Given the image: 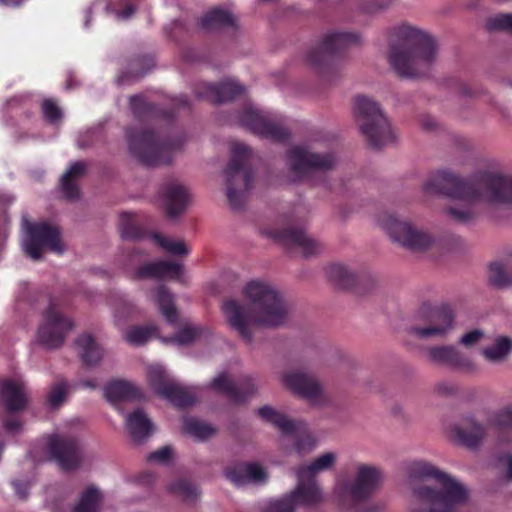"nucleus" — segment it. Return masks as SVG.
<instances>
[{
  "mask_svg": "<svg viewBox=\"0 0 512 512\" xmlns=\"http://www.w3.org/2000/svg\"><path fill=\"white\" fill-rule=\"evenodd\" d=\"M42 111L45 119L51 123L60 120L62 117L60 108L50 99L43 101Z\"/></svg>",
  "mask_w": 512,
  "mask_h": 512,
  "instance_id": "603ef678",
  "label": "nucleus"
},
{
  "mask_svg": "<svg viewBox=\"0 0 512 512\" xmlns=\"http://www.w3.org/2000/svg\"><path fill=\"white\" fill-rule=\"evenodd\" d=\"M104 397L112 404L120 401H129L139 398V390L130 382L113 380L108 382L103 389Z\"/></svg>",
  "mask_w": 512,
  "mask_h": 512,
  "instance_id": "7c9ffc66",
  "label": "nucleus"
},
{
  "mask_svg": "<svg viewBox=\"0 0 512 512\" xmlns=\"http://www.w3.org/2000/svg\"><path fill=\"white\" fill-rule=\"evenodd\" d=\"M129 217V213L121 214V225L119 228L121 237L125 240H139L144 238L143 231L139 227L128 222Z\"/></svg>",
  "mask_w": 512,
  "mask_h": 512,
  "instance_id": "de8ad7c7",
  "label": "nucleus"
},
{
  "mask_svg": "<svg viewBox=\"0 0 512 512\" xmlns=\"http://www.w3.org/2000/svg\"><path fill=\"white\" fill-rule=\"evenodd\" d=\"M0 397L9 412L24 409L28 402L26 386L20 380L3 381L0 386Z\"/></svg>",
  "mask_w": 512,
  "mask_h": 512,
  "instance_id": "bb28decb",
  "label": "nucleus"
},
{
  "mask_svg": "<svg viewBox=\"0 0 512 512\" xmlns=\"http://www.w3.org/2000/svg\"><path fill=\"white\" fill-rule=\"evenodd\" d=\"M262 234L288 249H300L305 257L318 255L323 250L321 243L300 227L264 229Z\"/></svg>",
  "mask_w": 512,
  "mask_h": 512,
  "instance_id": "a211bd4d",
  "label": "nucleus"
},
{
  "mask_svg": "<svg viewBox=\"0 0 512 512\" xmlns=\"http://www.w3.org/2000/svg\"><path fill=\"white\" fill-rule=\"evenodd\" d=\"M353 114L371 148L378 150L394 141L390 123L373 99L364 95L356 96L353 101Z\"/></svg>",
  "mask_w": 512,
  "mask_h": 512,
  "instance_id": "0eeeda50",
  "label": "nucleus"
},
{
  "mask_svg": "<svg viewBox=\"0 0 512 512\" xmlns=\"http://www.w3.org/2000/svg\"><path fill=\"white\" fill-rule=\"evenodd\" d=\"M17 495L21 498H25L28 495V486L24 483L13 482Z\"/></svg>",
  "mask_w": 512,
  "mask_h": 512,
  "instance_id": "e2e57ef3",
  "label": "nucleus"
},
{
  "mask_svg": "<svg viewBox=\"0 0 512 512\" xmlns=\"http://www.w3.org/2000/svg\"><path fill=\"white\" fill-rule=\"evenodd\" d=\"M147 377L155 392L173 405L184 408L194 404L196 399L194 389L175 381L162 366H150Z\"/></svg>",
  "mask_w": 512,
  "mask_h": 512,
  "instance_id": "4468645a",
  "label": "nucleus"
},
{
  "mask_svg": "<svg viewBox=\"0 0 512 512\" xmlns=\"http://www.w3.org/2000/svg\"><path fill=\"white\" fill-rule=\"evenodd\" d=\"M235 122L265 139L284 142L290 137V132L279 115L260 110L250 103L243 107Z\"/></svg>",
  "mask_w": 512,
  "mask_h": 512,
  "instance_id": "1a4fd4ad",
  "label": "nucleus"
},
{
  "mask_svg": "<svg viewBox=\"0 0 512 512\" xmlns=\"http://www.w3.org/2000/svg\"><path fill=\"white\" fill-rule=\"evenodd\" d=\"M245 92V87L236 80H227L217 85L200 83L194 88L198 99H207L212 103L221 104L234 100Z\"/></svg>",
  "mask_w": 512,
  "mask_h": 512,
  "instance_id": "b1692460",
  "label": "nucleus"
},
{
  "mask_svg": "<svg viewBox=\"0 0 512 512\" xmlns=\"http://www.w3.org/2000/svg\"><path fill=\"white\" fill-rule=\"evenodd\" d=\"M134 62H135L136 65H140V64L143 63V64L146 65V68L143 69L141 72H136V73H132V74H130V73H123L117 79L118 84H125V83L130 82V81L139 80L153 66V59L151 57H147V56L138 58Z\"/></svg>",
  "mask_w": 512,
  "mask_h": 512,
  "instance_id": "09e8293b",
  "label": "nucleus"
},
{
  "mask_svg": "<svg viewBox=\"0 0 512 512\" xmlns=\"http://www.w3.org/2000/svg\"><path fill=\"white\" fill-rule=\"evenodd\" d=\"M500 460L507 464V478L509 481H512V455L505 454L500 458Z\"/></svg>",
  "mask_w": 512,
  "mask_h": 512,
  "instance_id": "680f3d73",
  "label": "nucleus"
},
{
  "mask_svg": "<svg viewBox=\"0 0 512 512\" xmlns=\"http://www.w3.org/2000/svg\"><path fill=\"white\" fill-rule=\"evenodd\" d=\"M75 344L85 366L94 367L102 359L103 351L90 335L78 337Z\"/></svg>",
  "mask_w": 512,
  "mask_h": 512,
  "instance_id": "72a5a7b5",
  "label": "nucleus"
},
{
  "mask_svg": "<svg viewBox=\"0 0 512 512\" xmlns=\"http://www.w3.org/2000/svg\"><path fill=\"white\" fill-rule=\"evenodd\" d=\"M481 354L490 363H503L512 354V338L504 335L496 336L490 346L482 349Z\"/></svg>",
  "mask_w": 512,
  "mask_h": 512,
  "instance_id": "473e14b6",
  "label": "nucleus"
},
{
  "mask_svg": "<svg viewBox=\"0 0 512 512\" xmlns=\"http://www.w3.org/2000/svg\"><path fill=\"white\" fill-rule=\"evenodd\" d=\"M182 265L180 263L171 261H155L146 263L134 272L135 279L156 278L162 279L164 277L179 278L182 274Z\"/></svg>",
  "mask_w": 512,
  "mask_h": 512,
  "instance_id": "c85d7f7f",
  "label": "nucleus"
},
{
  "mask_svg": "<svg viewBox=\"0 0 512 512\" xmlns=\"http://www.w3.org/2000/svg\"><path fill=\"white\" fill-rule=\"evenodd\" d=\"M428 361L433 364L445 366L452 370L474 373L477 371L476 363L453 345H434L426 349Z\"/></svg>",
  "mask_w": 512,
  "mask_h": 512,
  "instance_id": "aec40b11",
  "label": "nucleus"
},
{
  "mask_svg": "<svg viewBox=\"0 0 512 512\" xmlns=\"http://www.w3.org/2000/svg\"><path fill=\"white\" fill-rule=\"evenodd\" d=\"M390 5V0H381V3L378 5V7L376 8V10H381V9H385L386 7H388Z\"/></svg>",
  "mask_w": 512,
  "mask_h": 512,
  "instance_id": "774afa93",
  "label": "nucleus"
},
{
  "mask_svg": "<svg viewBox=\"0 0 512 512\" xmlns=\"http://www.w3.org/2000/svg\"><path fill=\"white\" fill-rule=\"evenodd\" d=\"M172 457V449L168 446H164L157 451L152 452L147 456L149 462H156L160 464H167L170 462Z\"/></svg>",
  "mask_w": 512,
  "mask_h": 512,
  "instance_id": "5fc2aeb1",
  "label": "nucleus"
},
{
  "mask_svg": "<svg viewBox=\"0 0 512 512\" xmlns=\"http://www.w3.org/2000/svg\"><path fill=\"white\" fill-rule=\"evenodd\" d=\"M418 317L423 326H412L409 333L421 339L446 338L454 329L455 316L449 307H422Z\"/></svg>",
  "mask_w": 512,
  "mask_h": 512,
  "instance_id": "2eb2a0df",
  "label": "nucleus"
},
{
  "mask_svg": "<svg viewBox=\"0 0 512 512\" xmlns=\"http://www.w3.org/2000/svg\"><path fill=\"white\" fill-rule=\"evenodd\" d=\"M154 301L168 323L174 324L177 322L178 313L174 304V296L165 286L161 285L156 289Z\"/></svg>",
  "mask_w": 512,
  "mask_h": 512,
  "instance_id": "f704fd0d",
  "label": "nucleus"
},
{
  "mask_svg": "<svg viewBox=\"0 0 512 512\" xmlns=\"http://www.w3.org/2000/svg\"><path fill=\"white\" fill-rule=\"evenodd\" d=\"M211 387L218 392L223 393L234 402L245 401L255 390L251 378H245L240 387H238L227 378L225 373H221L215 377L211 383Z\"/></svg>",
  "mask_w": 512,
  "mask_h": 512,
  "instance_id": "cd10ccee",
  "label": "nucleus"
},
{
  "mask_svg": "<svg viewBox=\"0 0 512 512\" xmlns=\"http://www.w3.org/2000/svg\"><path fill=\"white\" fill-rule=\"evenodd\" d=\"M488 30H503L512 34V14H499L488 19Z\"/></svg>",
  "mask_w": 512,
  "mask_h": 512,
  "instance_id": "8fccbe9b",
  "label": "nucleus"
},
{
  "mask_svg": "<svg viewBox=\"0 0 512 512\" xmlns=\"http://www.w3.org/2000/svg\"><path fill=\"white\" fill-rule=\"evenodd\" d=\"M336 461L333 452L324 453L314 459L309 465L300 466L294 470L297 485L294 489L279 499L269 501L262 512H295L298 506L313 507L324 500V494L316 480V474L330 470Z\"/></svg>",
  "mask_w": 512,
  "mask_h": 512,
  "instance_id": "39448f33",
  "label": "nucleus"
},
{
  "mask_svg": "<svg viewBox=\"0 0 512 512\" xmlns=\"http://www.w3.org/2000/svg\"><path fill=\"white\" fill-rule=\"evenodd\" d=\"M47 451L64 470L76 469L82 460L79 444L74 438L54 435L49 438Z\"/></svg>",
  "mask_w": 512,
  "mask_h": 512,
  "instance_id": "4be33fe9",
  "label": "nucleus"
},
{
  "mask_svg": "<svg viewBox=\"0 0 512 512\" xmlns=\"http://www.w3.org/2000/svg\"><path fill=\"white\" fill-rule=\"evenodd\" d=\"M85 169L86 164L83 161L74 162L64 173L63 177L71 178L73 180L74 178L81 176L85 172Z\"/></svg>",
  "mask_w": 512,
  "mask_h": 512,
  "instance_id": "4d7b16f0",
  "label": "nucleus"
},
{
  "mask_svg": "<svg viewBox=\"0 0 512 512\" xmlns=\"http://www.w3.org/2000/svg\"><path fill=\"white\" fill-rule=\"evenodd\" d=\"M207 331L198 325H185L174 337L163 339L165 343H176L179 345H188L200 338Z\"/></svg>",
  "mask_w": 512,
  "mask_h": 512,
  "instance_id": "ea45409f",
  "label": "nucleus"
},
{
  "mask_svg": "<svg viewBox=\"0 0 512 512\" xmlns=\"http://www.w3.org/2000/svg\"><path fill=\"white\" fill-rule=\"evenodd\" d=\"M72 327V320L62 314L59 303L50 300L37 332V341L45 349H57L63 344Z\"/></svg>",
  "mask_w": 512,
  "mask_h": 512,
  "instance_id": "ddd939ff",
  "label": "nucleus"
},
{
  "mask_svg": "<svg viewBox=\"0 0 512 512\" xmlns=\"http://www.w3.org/2000/svg\"><path fill=\"white\" fill-rule=\"evenodd\" d=\"M161 198L169 217H176L186 208L189 200L187 188L181 183L171 180L161 187Z\"/></svg>",
  "mask_w": 512,
  "mask_h": 512,
  "instance_id": "393cba45",
  "label": "nucleus"
},
{
  "mask_svg": "<svg viewBox=\"0 0 512 512\" xmlns=\"http://www.w3.org/2000/svg\"><path fill=\"white\" fill-rule=\"evenodd\" d=\"M379 226L390 236L391 240L412 251L428 249L433 239L431 236L406 221H400L392 214L378 218Z\"/></svg>",
  "mask_w": 512,
  "mask_h": 512,
  "instance_id": "9b49d317",
  "label": "nucleus"
},
{
  "mask_svg": "<svg viewBox=\"0 0 512 512\" xmlns=\"http://www.w3.org/2000/svg\"><path fill=\"white\" fill-rule=\"evenodd\" d=\"M183 430L185 433L198 440H206L212 437L216 432L215 428L210 424L192 417L184 419Z\"/></svg>",
  "mask_w": 512,
  "mask_h": 512,
  "instance_id": "4c0bfd02",
  "label": "nucleus"
},
{
  "mask_svg": "<svg viewBox=\"0 0 512 512\" xmlns=\"http://www.w3.org/2000/svg\"><path fill=\"white\" fill-rule=\"evenodd\" d=\"M382 473L373 465L362 464L357 467L354 481L348 487L337 486L335 494L338 496L349 495L352 503L368 499L381 485Z\"/></svg>",
  "mask_w": 512,
  "mask_h": 512,
  "instance_id": "f3484780",
  "label": "nucleus"
},
{
  "mask_svg": "<svg viewBox=\"0 0 512 512\" xmlns=\"http://www.w3.org/2000/svg\"><path fill=\"white\" fill-rule=\"evenodd\" d=\"M67 383L60 381L56 383L50 390L47 398V402L51 407H58L61 405L67 394Z\"/></svg>",
  "mask_w": 512,
  "mask_h": 512,
  "instance_id": "3c124183",
  "label": "nucleus"
},
{
  "mask_svg": "<svg viewBox=\"0 0 512 512\" xmlns=\"http://www.w3.org/2000/svg\"><path fill=\"white\" fill-rule=\"evenodd\" d=\"M61 188L65 198L69 200H76L79 198L80 192L78 186L71 178L62 176Z\"/></svg>",
  "mask_w": 512,
  "mask_h": 512,
  "instance_id": "864d4df0",
  "label": "nucleus"
},
{
  "mask_svg": "<svg viewBox=\"0 0 512 512\" xmlns=\"http://www.w3.org/2000/svg\"><path fill=\"white\" fill-rule=\"evenodd\" d=\"M420 125L426 131H433L437 128V121L431 116H423Z\"/></svg>",
  "mask_w": 512,
  "mask_h": 512,
  "instance_id": "13d9d810",
  "label": "nucleus"
},
{
  "mask_svg": "<svg viewBox=\"0 0 512 512\" xmlns=\"http://www.w3.org/2000/svg\"><path fill=\"white\" fill-rule=\"evenodd\" d=\"M169 491L182 497L186 501H195L199 496V489L196 485L185 480H178L171 483Z\"/></svg>",
  "mask_w": 512,
  "mask_h": 512,
  "instance_id": "a18cd8bd",
  "label": "nucleus"
},
{
  "mask_svg": "<svg viewBox=\"0 0 512 512\" xmlns=\"http://www.w3.org/2000/svg\"><path fill=\"white\" fill-rule=\"evenodd\" d=\"M118 1H119V5L124 6L123 10L114 9L110 3H107L106 0H96L92 4V6L89 7L86 11L84 27L88 28L90 26L92 10L95 6H97L99 4H104V9L106 10V12L107 13L113 12L117 20L124 21V20L129 19L135 13L136 8L131 3H129L128 0H118Z\"/></svg>",
  "mask_w": 512,
  "mask_h": 512,
  "instance_id": "e433bc0d",
  "label": "nucleus"
},
{
  "mask_svg": "<svg viewBox=\"0 0 512 512\" xmlns=\"http://www.w3.org/2000/svg\"><path fill=\"white\" fill-rule=\"evenodd\" d=\"M488 425L499 430L512 429V408L495 411L489 418Z\"/></svg>",
  "mask_w": 512,
  "mask_h": 512,
  "instance_id": "49530a36",
  "label": "nucleus"
},
{
  "mask_svg": "<svg viewBox=\"0 0 512 512\" xmlns=\"http://www.w3.org/2000/svg\"><path fill=\"white\" fill-rule=\"evenodd\" d=\"M125 426L134 444H143L153 432V424L143 410L127 414Z\"/></svg>",
  "mask_w": 512,
  "mask_h": 512,
  "instance_id": "c756f323",
  "label": "nucleus"
},
{
  "mask_svg": "<svg viewBox=\"0 0 512 512\" xmlns=\"http://www.w3.org/2000/svg\"><path fill=\"white\" fill-rule=\"evenodd\" d=\"M484 337V331L481 329H474L465 333L460 339L459 343L466 347H471L478 343Z\"/></svg>",
  "mask_w": 512,
  "mask_h": 512,
  "instance_id": "6e6d98bb",
  "label": "nucleus"
},
{
  "mask_svg": "<svg viewBox=\"0 0 512 512\" xmlns=\"http://www.w3.org/2000/svg\"><path fill=\"white\" fill-rule=\"evenodd\" d=\"M102 495L97 488L89 487L80 496L73 512H98Z\"/></svg>",
  "mask_w": 512,
  "mask_h": 512,
  "instance_id": "58836bf2",
  "label": "nucleus"
},
{
  "mask_svg": "<svg viewBox=\"0 0 512 512\" xmlns=\"http://www.w3.org/2000/svg\"><path fill=\"white\" fill-rule=\"evenodd\" d=\"M77 387H82V388H87V389H95L97 387V384L95 383L94 380L86 379V380L79 381V383L77 384Z\"/></svg>",
  "mask_w": 512,
  "mask_h": 512,
  "instance_id": "69168bd1",
  "label": "nucleus"
},
{
  "mask_svg": "<svg viewBox=\"0 0 512 512\" xmlns=\"http://www.w3.org/2000/svg\"><path fill=\"white\" fill-rule=\"evenodd\" d=\"M200 25L205 30H216L235 25L234 16L223 9L215 8L204 15Z\"/></svg>",
  "mask_w": 512,
  "mask_h": 512,
  "instance_id": "c9c22d12",
  "label": "nucleus"
},
{
  "mask_svg": "<svg viewBox=\"0 0 512 512\" xmlns=\"http://www.w3.org/2000/svg\"><path fill=\"white\" fill-rule=\"evenodd\" d=\"M24 0H20V1H17V2H12L10 0H0V4L2 5H14V6H19Z\"/></svg>",
  "mask_w": 512,
  "mask_h": 512,
  "instance_id": "338daca9",
  "label": "nucleus"
},
{
  "mask_svg": "<svg viewBox=\"0 0 512 512\" xmlns=\"http://www.w3.org/2000/svg\"><path fill=\"white\" fill-rule=\"evenodd\" d=\"M25 236L22 246L25 253L34 260L42 257L43 250L49 249L57 254H62L64 246L60 239V230L57 226L46 222L32 224L26 219L22 220Z\"/></svg>",
  "mask_w": 512,
  "mask_h": 512,
  "instance_id": "9d476101",
  "label": "nucleus"
},
{
  "mask_svg": "<svg viewBox=\"0 0 512 512\" xmlns=\"http://www.w3.org/2000/svg\"><path fill=\"white\" fill-rule=\"evenodd\" d=\"M328 277L337 285L347 287L354 281V275L348 268L340 263L331 264L327 267Z\"/></svg>",
  "mask_w": 512,
  "mask_h": 512,
  "instance_id": "79ce46f5",
  "label": "nucleus"
},
{
  "mask_svg": "<svg viewBox=\"0 0 512 512\" xmlns=\"http://www.w3.org/2000/svg\"><path fill=\"white\" fill-rule=\"evenodd\" d=\"M4 428L7 432L16 434L21 430V424L18 420H9L5 422Z\"/></svg>",
  "mask_w": 512,
  "mask_h": 512,
  "instance_id": "bf43d9fd",
  "label": "nucleus"
},
{
  "mask_svg": "<svg viewBox=\"0 0 512 512\" xmlns=\"http://www.w3.org/2000/svg\"><path fill=\"white\" fill-rule=\"evenodd\" d=\"M125 340L135 346H140L150 339L157 337V327L149 325L145 327H133L126 331Z\"/></svg>",
  "mask_w": 512,
  "mask_h": 512,
  "instance_id": "a19ab883",
  "label": "nucleus"
},
{
  "mask_svg": "<svg viewBox=\"0 0 512 512\" xmlns=\"http://www.w3.org/2000/svg\"><path fill=\"white\" fill-rule=\"evenodd\" d=\"M259 416L277 427L282 434L295 438V448L299 454L310 452L315 447V440L309 433L306 423L293 421L286 415L279 413L270 406H263L258 410Z\"/></svg>",
  "mask_w": 512,
  "mask_h": 512,
  "instance_id": "dca6fc26",
  "label": "nucleus"
},
{
  "mask_svg": "<svg viewBox=\"0 0 512 512\" xmlns=\"http://www.w3.org/2000/svg\"><path fill=\"white\" fill-rule=\"evenodd\" d=\"M437 45L433 37L415 27L402 24L392 30L388 61L404 78L426 76L437 60Z\"/></svg>",
  "mask_w": 512,
  "mask_h": 512,
  "instance_id": "7ed1b4c3",
  "label": "nucleus"
},
{
  "mask_svg": "<svg viewBox=\"0 0 512 512\" xmlns=\"http://www.w3.org/2000/svg\"><path fill=\"white\" fill-rule=\"evenodd\" d=\"M126 137L130 154L147 167L169 164L183 144L182 138L164 140L146 129L129 128Z\"/></svg>",
  "mask_w": 512,
  "mask_h": 512,
  "instance_id": "423d86ee",
  "label": "nucleus"
},
{
  "mask_svg": "<svg viewBox=\"0 0 512 512\" xmlns=\"http://www.w3.org/2000/svg\"><path fill=\"white\" fill-rule=\"evenodd\" d=\"M361 37L357 33L347 31H331L322 36L307 56V62L314 68L321 69L329 60L346 51L352 46L360 44Z\"/></svg>",
  "mask_w": 512,
  "mask_h": 512,
  "instance_id": "f8f14e48",
  "label": "nucleus"
},
{
  "mask_svg": "<svg viewBox=\"0 0 512 512\" xmlns=\"http://www.w3.org/2000/svg\"><path fill=\"white\" fill-rule=\"evenodd\" d=\"M252 156L250 147L242 143L232 146L231 159L224 175L227 184V198L234 210L242 208L245 193L252 187L253 171L247 168Z\"/></svg>",
  "mask_w": 512,
  "mask_h": 512,
  "instance_id": "6e6552de",
  "label": "nucleus"
},
{
  "mask_svg": "<svg viewBox=\"0 0 512 512\" xmlns=\"http://www.w3.org/2000/svg\"><path fill=\"white\" fill-rule=\"evenodd\" d=\"M130 109L138 119L154 116L157 113V108L153 104L148 103L142 95L130 97Z\"/></svg>",
  "mask_w": 512,
  "mask_h": 512,
  "instance_id": "c03bdc74",
  "label": "nucleus"
},
{
  "mask_svg": "<svg viewBox=\"0 0 512 512\" xmlns=\"http://www.w3.org/2000/svg\"><path fill=\"white\" fill-rule=\"evenodd\" d=\"M151 237L159 247L171 254L187 255L189 253L183 241L173 240L158 233H153Z\"/></svg>",
  "mask_w": 512,
  "mask_h": 512,
  "instance_id": "37998d69",
  "label": "nucleus"
},
{
  "mask_svg": "<svg viewBox=\"0 0 512 512\" xmlns=\"http://www.w3.org/2000/svg\"><path fill=\"white\" fill-rule=\"evenodd\" d=\"M412 476L433 479L434 485L423 482L412 486L411 512H462L469 491L456 478L429 463L417 464Z\"/></svg>",
  "mask_w": 512,
  "mask_h": 512,
  "instance_id": "20e7f679",
  "label": "nucleus"
},
{
  "mask_svg": "<svg viewBox=\"0 0 512 512\" xmlns=\"http://www.w3.org/2000/svg\"><path fill=\"white\" fill-rule=\"evenodd\" d=\"M173 103L178 108H186L190 106L189 98L186 95L175 97Z\"/></svg>",
  "mask_w": 512,
  "mask_h": 512,
  "instance_id": "052dcab7",
  "label": "nucleus"
},
{
  "mask_svg": "<svg viewBox=\"0 0 512 512\" xmlns=\"http://www.w3.org/2000/svg\"><path fill=\"white\" fill-rule=\"evenodd\" d=\"M488 281L498 289L512 287V251L506 256L504 264L493 262L489 265Z\"/></svg>",
  "mask_w": 512,
  "mask_h": 512,
  "instance_id": "2f4dec72",
  "label": "nucleus"
},
{
  "mask_svg": "<svg viewBox=\"0 0 512 512\" xmlns=\"http://www.w3.org/2000/svg\"><path fill=\"white\" fill-rule=\"evenodd\" d=\"M225 476L235 486L246 484H264L268 475L263 467L257 463H239L225 470Z\"/></svg>",
  "mask_w": 512,
  "mask_h": 512,
  "instance_id": "a878e982",
  "label": "nucleus"
},
{
  "mask_svg": "<svg viewBox=\"0 0 512 512\" xmlns=\"http://www.w3.org/2000/svg\"><path fill=\"white\" fill-rule=\"evenodd\" d=\"M486 434L485 426L472 415L463 416L450 429V436L454 441L471 449L478 448Z\"/></svg>",
  "mask_w": 512,
  "mask_h": 512,
  "instance_id": "5701e85b",
  "label": "nucleus"
},
{
  "mask_svg": "<svg viewBox=\"0 0 512 512\" xmlns=\"http://www.w3.org/2000/svg\"><path fill=\"white\" fill-rule=\"evenodd\" d=\"M428 194H440L459 201L447 209L449 216L460 223H469L480 210L512 206V175L481 171L465 180L441 170L424 184Z\"/></svg>",
  "mask_w": 512,
  "mask_h": 512,
  "instance_id": "f257e3e1",
  "label": "nucleus"
},
{
  "mask_svg": "<svg viewBox=\"0 0 512 512\" xmlns=\"http://www.w3.org/2000/svg\"><path fill=\"white\" fill-rule=\"evenodd\" d=\"M289 169L297 177H305L314 171H327L334 167L335 157L326 153L323 155L310 152L306 147L294 146L288 152Z\"/></svg>",
  "mask_w": 512,
  "mask_h": 512,
  "instance_id": "6ab92c4d",
  "label": "nucleus"
},
{
  "mask_svg": "<svg viewBox=\"0 0 512 512\" xmlns=\"http://www.w3.org/2000/svg\"><path fill=\"white\" fill-rule=\"evenodd\" d=\"M437 391L441 394H451L455 391V388L448 383H440L437 385Z\"/></svg>",
  "mask_w": 512,
  "mask_h": 512,
  "instance_id": "0e129e2a",
  "label": "nucleus"
},
{
  "mask_svg": "<svg viewBox=\"0 0 512 512\" xmlns=\"http://www.w3.org/2000/svg\"><path fill=\"white\" fill-rule=\"evenodd\" d=\"M243 292L247 303L229 299L222 304V312L230 327L247 344H251V327L275 328L283 325L287 318V308L280 293L265 281L252 280Z\"/></svg>",
  "mask_w": 512,
  "mask_h": 512,
  "instance_id": "f03ea898",
  "label": "nucleus"
},
{
  "mask_svg": "<svg viewBox=\"0 0 512 512\" xmlns=\"http://www.w3.org/2000/svg\"><path fill=\"white\" fill-rule=\"evenodd\" d=\"M283 382L296 395L314 405L324 402L323 387L311 374L299 370L287 372L283 375Z\"/></svg>",
  "mask_w": 512,
  "mask_h": 512,
  "instance_id": "412c9836",
  "label": "nucleus"
}]
</instances>
